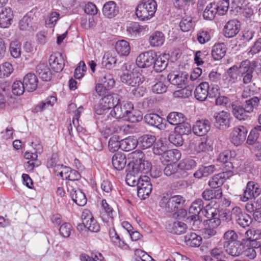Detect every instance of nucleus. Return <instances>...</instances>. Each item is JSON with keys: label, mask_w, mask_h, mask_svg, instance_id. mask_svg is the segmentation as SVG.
<instances>
[{"label": "nucleus", "mask_w": 261, "mask_h": 261, "mask_svg": "<svg viewBox=\"0 0 261 261\" xmlns=\"http://www.w3.org/2000/svg\"><path fill=\"white\" fill-rule=\"evenodd\" d=\"M186 201L184 197L176 195L170 197L168 195L162 196L159 202L160 206L168 213L180 212L182 216L187 214V211L182 207Z\"/></svg>", "instance_id": "f257e3e1"}, {"label": "nucleus", "mask_w": 261, "mask_h": 261, "mask_svg": "<svg viewBox=\"0 0 261 261\" xmlns=\"http://www.w3.org/2000/svg\"><path fill=\"white\" fill-rule=\"evenodd\" d=\"M156 10L154 0H142L136 9V15L140 20H147L154 16Z\"/></svg>", "instance_id": "f03ea898"}, {"label": "nucleus", "mask_w": 261, "mask_h": 261, "mask_svg": "<svg viewBox=\"0 0 261 261\" xmlns=\"http://www.w3.org/2000/svg\"><path fill=\"white\" fill-rule=\"evenodd\" d=\"M121 82L128 86L136 87L140 85L144 81V76L138 69L134 68L132 71L126 70L120 75Z\"/></svg>", "instance_id": "7ed1b4c3"}, {"label": "nucleus", "mask_w": 261, "mask_h": 261, "mask_svg": "<svg viewBox=\"0 0 261 261\" xmlns=\"http://www.w3.org/2000/svg\"><path fill=\"white\" fill-rule=\"evenodd\" d=\"M115 98L117 99V103L115 105V118H123L133 110L134 106L125 97L117 95Z\"/></svg>", "instance_id": "20e7f679"}, {"label": "nucleus", "mask_w": 261, "mask_h": 261, "mask_svg": "<svg viewBox=\"0 0 261 261\" xmlns=\"http://www.w3.org/2000/svg\"><path fill=\"white\" fill-rule=\"evenodd\" d=\"M254 68L251 66L250 62L248 60L242 61L240 64L239 74L241 77V82L244 84L247 85L253 80Z\"/></svg>", "instance_id": "39448f33"}, {"label": "nucleus", "mask_w": 261, "mask_h": 261, "mask_svg": "<svg viewBox=\"0 0 261 261\" xmlns=\"http://www.w3.org/2000/svg\"><path fill=\"white\" fill-rule=\"evenodd\" d=\"M248 130L243 125L234 127L230 135V142L236 146L242 145L246 139Z\"/></svg>", "instance_id": "423d86ee"}, {"label": "nucleus", "mask_w": 261, "mask_h": 261, "mask_svg": "<svg viewBox=\"0 0 261 261\" xmlns=\"http://www.w3.org/2000/svg\"><path fill=\"white\" fill-rule=\"evenodd\" d=\"M137 186L138 196L143 199L149 196L152 189L150 178L146 175L142 177Z\"/></svg>", "instance_id": "0eeeda50"}, {"label": "nucleus", "mask_w": 261, "mask_h": 261, "mask_svg": "<svg viewBox=\"0 0 261 261\" xmlns=\"http://www.w3.org/2000/svg\"><path fill=\"white\" fill-rule=\"evenodd\" d=\"M156 56V53L152 50L142 53L137 57L136 65L141 68L149 67L153 65Z\"/></svg>", "instance_id": "6e6552de"}, {"label": "nucleus", "mask_w": 261, "mask_h": 261, "mask_svg": "<svg viewBox=\"0 0 261 261\" xmlns=\"http://www.w3.org/2000/svg\"><path fill=\"white\" fill-rule=\"evenodd\" d=\"M95 113L98 115H102L103 112L112 109L111 114L114 110V99L112 94H108L102 98L94 108Z\"/></svg>", "instance_id": "1a4fd4ad"}, {"label": "nucleus", "mask_w": 261, "mask_h": 261, "mask_svg": "<svg viewBox=\"0 0 261 261\" xmlns=\"http://www.w3.org/2000/svg\"><path fill=\"white\" fill-rule=\"evenodd\" d=\"M204 216L208 218L207 224L210 227L217 229V227L221 224V219L218 216L219 211L209 204H207L205 207Z\"/></svg>", "instance_id": "9d476101"}, {"label": "nucleus", "mask_w": 261, "mask_h": 261, "mask_svg": "<svg viewBox=\"0 0 261 261\" xmlns=\"http://www.w3.org/2000/svg\"><path fill=\"white\" fill-rule=\"evenodd\" d=\"M215 126L220 130H225L230 126V114L221 111L216 112L214 115Z\"/></svg>", "instance_id": "9b49d317"}, {"label": "nucleus", "mask_w": 261, "mask_h": 261, "mask_svg": "<svg viewBox=\"0 0 261 261\" xmlns=\"http://www.w3.org/2000/svg\"><path fill=\"white\" fill-rule=\"evenodd\" d=\"M261 193V189L258 184L254 181H249L247 182L246 189L243 193V197L241 200L244 201H247L249 199L256 198Z\"/></svg>", "instance_id": "f8f14e48"}, {"label": "nucleus", "mask_w": 261, "mask_h": 261, "mask_svg": "<svg viewBox=\"0 0 261 261\" xmlns=\"http://www.w3.org/2000/svg\"><path fill=\"white\" fill-rule=\"evenodd\" d=\"M188 74L183 71L173 72L169 73L167 76L169 82L178 88L185 86L188 82Z\"/></svg>", "instance_id": "ddd939ff"}, {"label": "nucleus", "mask_w": 261, "mask_h": 261, "mask_svg": "<svg viewBox=\"0 0 261 261\" xmlns=\"http://www.w3.org/2000/svg\"><path fill=\"white\" fill-rule=\"evenodd\" d=\"M240 22L235 19L229 20L224 25L223 34L228 38H233L240 32Z\"/></svg>", "instance_id": "4468645a"}, {"label": "nucleus", "mask_w": 261, "mask_h": 261, "mask_svg": "<svg viewBox=\"0 0 261 261\" xmlns=\"http://www.w3.org/2000/svg\"><path fill=\"white\" fill-rule=\"evenodd\" d=\"M144 120L149 125L160 129H164L166 128V120L156 114H147L144 116Z\"/></svg>", "instance_id": "2eb2a0df"}, {"label": "nucleus", "mask_w": 261, "mask_h": 261, "mask_svg": "<svg viewBox=\"0 0 261 261\" xmlns=\"http://www.w3.org/2000/svg\"><path fill=\"white\" fill-rule=\"evenodd\" d=\"M113 208L107 203L106 199L101 201L100 217L104 222H109V220L113 224Z\"/></svg>", "instance_id": "dca6fc26"}, {"label": "nucleus", "mask_w": 261, "mask_h": 261, "mask_svg": "<svg viewBox=\"0 0 261 261\" xmlns=\"http://www.w3.org/2000/svg\"><path fill=\"white\" fill-rule=\"evenodd\" d=\"M119 138L115 141V148L121 149L122 150L129 151L134 149L137 145V139L128 137L121 140Z\"/></svg>", "instance_id": "f3484780"}, {"label": "nucleus", "mask_w": 261, "mask_h": 261, "mask_svg": "<svg viewBox=\"0 0 261 261\" xmlns=\"http://www.w3.org/2000/svg\"><path fill=\"white\" fill-rule=\"evenodd\" d=\"M211 128L210 122L208 120L197 121L194 124L192 129L194 134L198 136H203L206 135Z\"/></svg>", "instance_id": "a211bd4d"}, {"label": "nucleus", "mask_w": 261, "mask_h": 261, "mask_svg": "<svg viewBox=\"0 0 261 261\" xmlns=\"http://www.w3.org/2000/svg\"><path fill=\"white\" fill-rule=\"evenodd\" d=\"M67 190L70 193V196L72 200L79 206H84L87 201L85 193L80 189H73L72 187H67Z\"/></svg>", "instance_id": "6ab92c4d"}, {"label": "nucleus", "mask_w": 261, "mask_h": 261, "mask_svg": "<svg viewBox=\"0 0 261 261\" xmlns=\"http://www.w3.org/2000/svg\"><path fill=\"white\" fill-rule=\"evenodd\" d=\"M13 18V13L9 7L3 9L0 12V27L8 28L11 24Z\"/></svg>", "instance_id": "aec40b11"}, {"label": "nucleus", "mask_w": 261, "mask_h": 261, "mask_svg": "<svg viewBox=\"0 0 261 261\" xmlns=\"http://www.w3.org/2000/svg\"><path fill=\"white\" fill-rule=\"evenodd\" d=\"M23 83L25 87V91L31 92L37 89L38 81L34 73H29L23 77Z\"/></svg>", "instance_id": "412c9836"}, {"label": "nucleus", "mask_w": 261, "mask_h": 261, "mask_svg": "<svg viewBox=\"0 0 261 261\" xmlns=\"http://www.w3.org/2000/svg\"><path fill=\"white\" fill-rule=\"evenodd\" d=\"M48 62L52 69L56 72L61 71L64 68V61L60 54L51 55Z\"/></svg>", "instance_id": "4be33fe9"}, {"label": "nucleus", "mask_w": 261, "mask_h": 261, "mask_svg": "<svg viewBox=\"0 0 261 261\" xmlns=\"http://www.w3.org/2000/svg\"><path fill=\"white\" fill-rule=\"evenodd\" d=\"M209 88L208 83L202 82L196 87L194 91L195 98L200 101H203L208 97L207 89Z\"/></svg>", "instance_id": "5701e85b"}, {"label": "nucleus", "mask_w": 261, "mask_h": 261, "mask_svg": "<svg viewBox=\"0 0 261 261\" xmlns=\"http://www.w3.org/2000/svg\"><path fill=\"white\" fill-rule=\"evenodd\" d=\"M187 228V225L185 223L178 221L171 222L167 226L168 231L177 235L184 233Z\"/></svg>", "instance_id": "b1692460"}, {"label": "nucleus", "mask_w": 261, "mask_h": 261, "mask_svg": "<svg viewBox=\"0 0 261 261\" xmlns=\"http://www.w3.org/2000/svg\"><path fill=\"white\" fill-rule=\"evenodd\" d=\"M169 56V55L166 54L161 55L159 57L156 56L153 64L156 72H160L166 69L168 64Z\"/></svg>", "instance_id": "393cba45"}, {"label": "nucleus", "mask_w": 261, "mask_h": 261, "mask_svg": "<svg viewBox=\"0 0 261 261\" xmlns=\"http://www.w3.org/2000/svg\"><path fill=\"white\" fill-rule=\"evenodd\" d=\"M155 140L156 138L154 135L145 134L140 137L137 141V144L141 149H145L151 147Z\"/></svg>", "instance_id": "a878e982"}, {"label": "nucleus", "mask_w": 261, "mask_h": 261, "mask_svg": "<svg viewBox=\"0 0 261 261\" xmlns=\"http://www.w3.org/2000/svg\"><path fill=\"white\" fill-rule=\"evenodd\" d=\"M36 72L43 81H48L51 79V73L46 63H39L36 67Z\"/></svg>", "instance_id": "bb28decb"}, {"label": "nucleus", "mask_w": 261, "mask_h": 261, "mask_svg": "<svg viewBox=\"0 0 261 261\" xmlns=\"http://www.w3.org/2000/svg\"><path fill=\"white\" fill-rule=\"evenodd\" d=\"M31 14L28 13L24 16L19 22V27L21 30H34L36 28L34 18L31 16Z\"/></svg>", "instance_id": "cd10ccee"}, {"label": "nucleus", "mask_w": 261, "mask_h": 261, "mask_svg": "<svg viewBox=\"0 0 261 261\" xmlns=\"http://www.w3.org/2000/svg\"><path fill=\"white\" fill-rule=\"evenodd\" d=\"M135 169L132 168L129 169L125 176V181L126 184L132 187L137 186L139 181L142 178L143 175L138 173Z\"/></svg>", "instance_id": "c85d7f7f"}, {"label": "nucleus", "mask_w": 261, "mask_h": 261, "mask_svg": "<svg viewBox=\"0 0 261 261\" xmlns=\"http://www.w3.org/2000/svg\"><path fill=\"white\" fill-rule=\"evenodd\" d=\"M226 50L224 43L215 44L212 50V56L215 60H219L224 57Z\"/></svg>", "instance_id": "c756f323"}, {"label": "nucleus", "mask_w": 261, "mask_h": 261, "mask_svg": "<svg viewBox=\"0 0 261 261\" xmlns=\"http://www.w3.org/2000/svg\"><path fill=\"white\" fill-rule=\"evenodd\" d=\"M205 207L204 202L200 198H198L194 200L191 204L189 208V213L193 215V218H197L199 214L202 212L205 213Z\"/></svg>", "instance_id": "7c9ffc66"}, {"label": "nucleus", "mask_w": 261, "mask_h": 261, "mask_svg": "<svg viewBox=\"0 0 261 261\" xmlns=\"http://www.w3.org/2000/svg\"><path fill=\"white\" fill-rule=\"evenodd\" d=\"M185 242L188 246L198 247L202 243V238L195 232H191L185 236Z\"/></svg>", "instance_id": "2f4dec72"}, {"label": "nucleus", "mask_w": 261, "mask_h": 261, "mask_svg": "<svg viewBox=\"0 0 261 261\" xmlns=\"http://www.w3.org/2000/svg\"><path fill=\"white\" fill-rule=\"evenodd\" d=\"M191 148H193L194 150L199 153L201 152H205L212 151V146L210 143L206 141H202L201 140L195 141L191 144Z\"/></svg>", "instance_id": "473e14b6"}, {"label": "nucleus", "mask_w": 261, "mask_h": 261, "mask_svg": "<svg viewBox=\"0 0 261 261\" xmlns=\"http://www.w3.org/2000/svg\"><path fill=\"white\" fill-rule=\"evenodd\" d=\"M196 166V161L191 157L182 160L178 164V169L185 172L195 169Z\"/></svg>", "instance_id": "72a5a7b5"}, {"label": "nucleus", "mask_w": 261, "mask_h": 261, "mask_svg": "<svg viewBox=\"0 0 261 261\" xmlns=\"http://www.w3.org/2000/svg\"><path fill=\"white\" fill-rule=\"evenodd\" d=\"M165 41V36L163 33L160 31H155L151 34L149 37V42L152 47L162 46Z\"/></svg>", "instance_id": "f704fd0d"}, {"label": "nucleus", "mask_w": 261, "mask_h": 261, "mask_svg": "<svg viewBox=\"0 0 261 261\" xmlns=\"http://www.w3.org/2000/svg\"><path fill=\"white\" fill-rule=\"evenodd\" d=\"M130 46L124 40L117 41L115 43V50L121 56H127L130 52Z\"/></svg>", "instance_id": "c9c22d12"}, {"label": "nucleus", "mask_w": 261, "mask_h": 261, "mask_svg": "<svg viewBox=\"0 0 261 261\" xmlns=\"http://www.w3.org/2000/svg\"><path fill=\"white\" fill-rule=\"evenodd\" d=\"M217 5L215 3L208 4L205 8L203 17L205 20H212L214 19L216 14L218 13Z\"/></svg>", "instance_id": "e433bc0d"}, {"label": "nucleus", "mask_w": 261, "mask_h": 261, "mask_svg": "<svg viewBox=\"0 0 261 261\" xmlns=\"http://www.w3.org/2000/svg\"><path fill=\"white\" fill-rule=\"evenodd\" d=\"M222 191L221 189L217 190L206 189L202 193V197L206 201L213 199H219L222 198Z\"/></svg>", "instance_id": "4c0bfd02"}, {"label": "nucleus", "mask_w": 261, "mask_h": 261, "mask_svg": "<svg viewBox=\"0 0 261 261\" xmlns=\"http://www.w3.org/2000/svg\"><path fill=\"white\" fill-rule=\"evenodd\" d=\"M223 247L225 249V251L232 256H239L243 253V247H241V244L239 245L236 243H227Z\"/></svg>", "instance_id": "58836bf2"}, {"label": "nucleus", "mask_w": 261, "mask_h": 261, "mask_svg": "<svg viewBox=\"0 0 261 261\" xmlns=\"http://www.w3.org/2000/svg\"><path fill=\"white\" fill-rule=\"evenodd\" d=\"M232 112L233 116L238 119L240 120H246L248 116L245 107H243L240 105H237L233 103L232 105Z\"/></svg>", "instance_id": "ea45409f"}, {"label": "nucleus", "mask_w": 261, "mask_h": 261, "mask_svg": "<svg viewBox=\"0 0 261 261\" xmlns=\"http://www.w3.org/2000/svg\"><path fill=\"white\" fill-rule=\"evenodd\" d=\"M178 165L175 164H169L164 169V174L167 176H172L174 178H179L181 176L184 177V175H181V174L178 171Z\"/></svg>", "instance_id": "a19ab883"}, {"label": "nucleus", "mask_w": 261, "mask_h": 261, "mask_svg": "<svg viewBox=\"0 0 261 261\" xmlns=\"http://www.w3.org/2000/svg\"><path fill=\"white\" fill-rule=\"evenodd\" d=\"M133 167L140 174L147 173L152 168L151 163L145 160L140 161L139 163L134 164Z\"/></svg>", "instance_id": "79ce46f5"}, {"label": "nucleus", "mask_w": 261, "mask_h": 261, "mask_svg": "<svg viewBox=\"0 0 261 261\" xmlns=\"http://www.w3.org/2000/svg\"><path fill=\"white\" fill-rule=\"evenodd\" d=\"M239 66L233 65L228 69L227 73L228 74V82L230 84H234L241 81V77L239 74Z\"/></svg>", "instance_id": "37998d69"}, {"label": "nucleus", "mask_w": 261, "mask_h": 261, "mask_svg": "<svg viewBox=\"0 0 261 261\" xmlns=\"http://www.w3.org/2000/svg\"><path fill=\"white\" fill-rule=\"evenodd\" d=\"M163 157L167 162L175 164L181 158V153L178 149H171L165 151Z\"/></svg>", "instance_id": "c03bdc74"}, {"label": "nucleus", "mask_w": 261, "mask_h": 261, "mask_svg": "<svg viewBox=\"0 0 261 261\" xmlns=\"http://www.w3.org/2000/svg\"><path fill=\"white\" fill-rule=\"evenodd\" d=\"M167 119L170 124L177 126L181 122H184L185 118L182 113L173 112L168 114Z\"/></svg>", "instance_id": "a18cd8bd"}, {"label": "nucleus", "mask_w": 261, "mask_h": 261, "mask_svg": "<svg viewBox=\"0 0 261 261\" xmlns=\"http://www.w3.org/2000/svg\"><path fill=\"white\" fill-rule=\"evenodd\" d=\"M244 250L243 251L242 254L248 258L250 259H253L256 256V251L255 249H257V246L252 245V244H247V243H244L243 247Z\"/></svg>", "instance_id": "49530a36"}, {"label": "nucleus", "mask_w": 261, "mask_h": 261, "mask_svg": "<svg viewBox=\"0 0 261 261\" xmlns=\"http://www.w3.org/2000/svg\"><path fill=\"white\" fill-rule=\"evenodd\" d=\"M195 22L191 16H185L179 22V27L183 32H188L192 30L195 26Z\"/></svg>", "instance_id": "de8ad7c7"}, {"label": "nucleus", "mask_w": 261, "mask_h": 261, "mask_svg": "<svg viewBox=\"0 0 261 261\" xmlns=\"http://www.w3.org/2000/svg\"><path fill=\"white\" fill-rule=\"evenodd\" d=\"M148 28L147 25H141L138 22H132L127 28V32L131 35L134 36L140 34L143 31H147Z\"/></svg>", "instance_id": "09e8293b"}, {"label": "nucleus", "mask_w": 261, "mask_h": 261, "mask_svg": "<svg viewBox=\"0 0 261 261\" xmlns=\"http://www.w3.org/2000/svg\"><path fill=\"white\" fill-rule=\"evenodd\" d=\"M261 100V95L259 97L254 96L245 101V108L246 111L250 113L253 111L254 109H256Z\"/></svg>", "instance_id": "8fccbe9b"}, {"label": "nucleus", "mask_w": 261, "mask_h": 261, "mask_svg": "<svg viewBox=\"0 0 261 261\" xmlns=\"http://www.w3.org/2000/svg\"><path fill=\"white\" fill-rule=\"evenodd\" d=\"M72 170L70 167L63 165H57L55 166L54 169L57 176L59 175L63 179L68 180L69 179L68 176L71 173Z\"/></svg>", "instance_id": "3c124183"}, {"label": "nucleus", "mask_w": 261, "mask_h": 261, "mask_svg": "<svg viewBox=\"0 0 261 261\" xmlns=\"http://www.w3.org/2000/svg\"><path fill=\"white\" fill-rule=\"evenodd\" d=\"M232 158L231 152L230 151H225L219 154L217 160L220 163L226 164V167L230 169L232 168V164L231 162Z\"/></svg>", "instance_id": "603ef678"}, {"label": "nucleus", "mask_w": 261, "mask_h": 261, "mask_svg": "<svg viewBox=\"0 0 261 261\" xmlns=\"http://www.w3.org/2000/svg\"><path fill=\"white\" fill-rule=\"evenodd\" d=\"M102 63L108 69H111L113 67L114 64V52L113 50L108 51L106 53L103 57Z\"/></svg>", "instance_id": "864d4df0"}, {"label": "nucleus", "mask_w": 261, "mask_h": 261, "mask_svg": "<svg viewBox=\"0 0 261 261\" xmlns=\"http://www.w3.org/2000/svg\"><path fill=\"white\" fill-rule=\"evenodd\" d=\"M233 103L229 97L225 96H218L215 99L216 105L227 109L230 108Z\"/></svg>", "instance_id": "5fc2aeb1"}, {"label": "nucleus", "mask_w": 261, "mask_h": 261, "mask_svg": "<svg viewBox=\"0 0 261 261\" xmlns=\"http://www.w3.org/2000/svg\"><path fill=\"white\" fill-rule=\"evenodd\" d=\"M174 131L182 136L188 135L191 133V126L188 123L181 122L175 127Z\"/></svg>", "instance_id": "6e6d98bb"}, {"label": "nucleus", "mask_w": 261, "mask_h": 261, "mask_svg": "<svg viewBox=\"0 0 261 261\" xmlns=\"http://www.w3.org/2000/svg\"><path fill=\"white\" fill-rule=\"evenodd\" d=\"M126 158L124 154L121 152H115V170H122L125 166Z\"/></svg>", "instance_id": "4d7b16f0"}, {"label": "nucleus", "mask_w": 261, "mask_h": 261, "mask_svg": "<svg viewBox=\"0 0 261 261\" xmlns=\"http://www.w3.org/2000/svg\"><path fill=\"white\" fill-rule=\"evenodd\" d=\"M103 15L108 18H112L114 17V2L109 1L107 2L102 9Z\"/></svg>", "instance_id": "13d9d810"}, {"label": "nucleus", "mask_w": 261, "mask_h": 261, "mask_svg": "<svg viewBox=\"0 0 261 261\" xmlns=\"http://www.w3.org/2000/svg\"><path fill=\"white\" fill-rule=\"evenodd\" d=\"M10 51L11 56L18 58L21 55V43L18 41H14L11 42L10 44Z\"/></svg>", "instance_id": "bf43d9fd"}, {"label": "nucleus", "mask_w": 261, "mask_h": 261, "mask_svg": "<svg viewBox=\"0 0 261 261\" xmlns=\"http://www.w3.org/2000/svg\"><path fill=\"white\" fill-rule=\"evenodd\" d=\"M13 68L11 63L5 62L0 65V78L9 76L13 72Z\"/></svg>", "instance_id": "052dcab7"}, {"label": "nucleus", "mask_w": 261, "mask_h": 261, "mask_svg": "<svg viewBox=\"0 0 261 261\" xmlns=\"http://www.w3.org/2000/svg\"><path fill=\"white\" fill-rule=\"evenodd\" d=\"M223 179H222L221 176H219L218 174L214 175L209 180L208 185L210 187L214 189L217 190L221 189L220 187L224 184Z\"/></svg>", "instance_id": "680f3d73"}, {"label": "nucleus", "mask_w": 261, "mask_h": 261, "mask_svg": "<svg viewBox=\"0 0 261 261\" xmlns=\"http://www.w3.org/2000/svg\"><path fill=\"white\" fill-rule=\"evenodd\" d=\"M224 242L223 246H225L227 243L232 244L235 243L238 239V234L233 230H229L226 231L223 235Z\"/></svg>", "instance_id": "e2e57ef3"}, {"label": "nucleus", "mask_w": 261, "mask_h": 261, "mask_svg": "<svg viewBox=\"0 0 261 261\" xmlns=\"http://www.w3.org/2000/svg\"><path fill=\"white\" fill-rule=\"evenodd\" d=\"M23 82L20 81L14 82L12 86V91L14 95H21L25 90V87Z\"/></svg>", "instance_id": "0e129e2a"}, {"label": "nucleus", "mask_w": 261, "mask_h": 261, "mask_svg": "<svg viewBox=\"0 0 261 261\" xmlns=\"http://www.w3.org/2000/svg\"><path fill=\"white\" fill-rule=\"evenodd\" d=\"M123 119L126 120L131 122L134 123L139 122L142 119V116L140 114V112L135 111L134 109L130 111L125 116Z\"/></svg>", "instance_id": "69168bd1"}, {"label": "nucleus", "mask_w": 261, "mask_h": 261, "mask_svg": "<svg viewBox=\"0 0 261 261\" xmlns=\"http://www.w3.org/2000/svg\"><path fill=\"white\" fill-rule=\"evenodd\" d=\"M219 15H224L229 8V0H220L216 4Z\"/></svg>", "instance_id": "338daca9"}, {"label": "nucleus", "mask_w": 261, "mask_h": 261, "mask_svg": "<svg viewBox=\"0 0 261 261\" xmlns=\"http://www.w3.org/2000/svg\"><path fill=\"white\" fill-rule=\"evenodd\" d=\"M81 261H102L103 257L100 253L96 252L92 254L91 256L86 254H82L80 256Z\"/></svg>", "instance_id": "774afa93"}]
</instances>
